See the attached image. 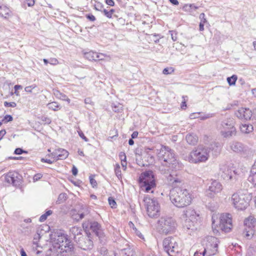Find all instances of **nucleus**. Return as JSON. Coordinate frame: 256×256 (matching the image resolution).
I'll list each match as a JSON object with an SVG mask.
<instances>
[{
  "instance_id": "f257e3e1",
  "label": "nucleus",
  "mask_w": 256,
  "mask_h": 256,
  "mask_svg": "<svg viewBox=\"0 0 256 256\" xmlns=\"http://www.w3.org/2000/svg\"><path fill=\"white\" fill-rule=\"evenodd\" d=\"M158 159L162 161L160 170L165 175L168 184L176 186L182 182L180 170L182 168V164L177 160L174 151L166 146H162L158 152Z\"/></svg>"
},
{
  "instance_id": "f03ea898",
  "label": "nucleus",
  "mask_w": 256,
  "mask_h": 256,
  "mask_svg": "<svg viewBox=\"0 0 256 256\" xmlns=\"http://www.w3.org/2000/svg\"><path fill=\"white\" fill-rule=\"evenodd\" d=\"M210 150H214V155H216L220 153V147L218 143L212 144L210 148L203 146H198L192 150L188 156H186V160L194 164L205 162L209 158Z\"/></svg>"
},
{
  "instance_id": "7ed1b4c3",
  "label": "nucleus",
  "mask_w": 256,
  "mask_h": 256,
  "mask_svg": "<svg viewBox=\"0 0 256 256\" xmlns=\"http://www.w3.org/2000/svg\"><path fill=\"white\" fill-rule=\"evenodd\" d=\"M170 198L172 202L178 208L190 205L192 200L188 190L180 187H175L170 190Z\"/></svg>"
},
{
  "instance_id": "20e7f679",
  "label": "nucleus",
  "mask_w": 256,
  "mask_h": 256,
  "mask_svg": "<svg viewBox=\"0 0 256 256\" xmlns=\"http://www.w3.org/2000/svg\"><path fill=\"white\" fill-rule=\"evenodd\" d=\"M252 198V194L244 190L234 193L230 198V202L238 210H244L248 206Z\"/></svg>"
},
{
  "instance_id": "39448f33",
  "label": "nucleus",
  "mask_w": 256,
  "mask_h": 256,
  "mask_svg": "<svg viewBox=\"0 0 256 256\" xmlns=\"http://www.w3.org/2000/svg\"><path fill=\"white\" fill-rule=\"evenodd\" d=\"M55 248H58L57 252L62 256H66V253L71 254L74 249L72 244L68 239L67 235L62 232L58 234L54 238Z\"/></svg>"
},
{
  "instance_id": "423d86ee",
  "label": "nucleus",
  "mask_w": 256,
  "mask_h": 256,
  "mask_svg": "<svg viewBox=\"0 0 256 256\" xmlns=\"http://www.w3.org/2000/svg\"><path fill=\"white\" fill-rule=\"evenodd\" d=\"M214 216L212 217V227L215 230L218 231L217 228L226 232H229L232 228V218L229 214H221L219 222H216L214 220Z\"/></svg>"
},
{
  "instance_id": "0eeeda50",
  "label": "nucleus",
  "mask_w": 256,
  "mask_h": 256,
  "mask_svg": "<svg viewBox=\"0 0 256 256\" xmlns=\"http://www.w3.org/2000/svg\"><path fill=\"white\" fill-rule=\"evenodd\" d=\"M184 218L185 219L184 223V228L192 230H196L200 217L194 209L190 208L184 211Z\"/></svg>"
},
{
  "instance_id": "6e6552de",
  "label": "nucleus",
  "mask_w": 256,
  "mask_h": 256,
  "mask_svg": "<svg viewBox=\"0 0 256 256\" xmlns=\"http://www.w3.org/2000/svg\"><path fill=\"white\" fill-rule=\"evenodd\" d=\"M141 188L146 192L156 186L154 172L152 170L146 171L141 174L139 178Z\"/></svg>"
},
{
  "instance_id": "1a4fd4ad",
  "label": "nucleus",
  "mask_w": 256,
  "mask_h": 256,
  "mask_svg": "<svg viewBox=\"0 0 256 256\" xmlns=\"http://www.w3.org/2000/svg\"><path fill=\"white\" fill-rule=\"evenodd\" d=\"M144 201L149 217L156 218L160 215V204L156 198L146 196Z\"/></svg>"
},
{
  "instance_id": "9d476101",
  "label": "nucleus",
  "mask_w": 256,
  "mask_h": 256,
  "mask_svg": "<svg viewBox=\"0 0 256 256\" xmlns=\"http://www.w3.org/2000/svg\"><path fill=\"white\" fill-rule=\"evenodd\" d=\"M176 222L172 218L162 216L158 222V229L160 233L168 234L174 232L176 228Z\"/></svg>"
},
{
  "instance_id": "9b49d317",
  "label": "nucleus",
  "mask_w": 256,
  "mask_h": 256,
  "mask_svg": "<svg viewBox=\"0 0 256 256\" xmlns=\"http://www.w3.org/2000/svg\"><path fill=\"white\" fill-rule=\"evenodd\" d=\"M178 238L170 236L166 238L163 241L164 251L169 256H175L178 252Z\"/></svg>"
},
{
  "instance_id": "f8f14e48",
  "label": "nucleus",
  "mask_w": 256,
  "mask_h": 256,
  "mask_svg": "<svg viewBox=\"0 0 256 256\" xmlns=\"http://www.w3.org/2000/svg\"><path fill=\"white\" fill-rule=\"evenodd\" d=\"M234 121L232 118H228L222 122L220 134L224 138H230L236 133V129L234 126Z\"/></svg>"
},
{
  "instance_id": "ddd939ff",
  "label": "nucleus",
  "mask_w": 256,
  "mask_h": 256,
  "mask_svg": "<svg viewBox=\"0 0 256 256\" xmlns=\"http://www.w3.org/2000/svg\"><path fill=\"white\" fill-rule=\"evenodd\" d=\"M219 243L218 238L214 236L206 237L204 248L208 256H214L218 252Z\"/></svg>"
},
{
  "instance_id": "4468645a",
  "label": "nucleus",
  "mask_w": 256,
  "mask_h": 256,
  "mask_svg": "<svg viewBox=\"0 0 256 256\" xmlns=\"http://www.w3.org/2000/svg\"><path fill=\"white\" fill-rule=\"evenodd\" d=\"M76 242L79 247L84 250H90L93 247V242L90 233L86 232V236L85 237L78 238Z\"/></svg>"
},
{
  "instance_id": "2eb2a0df",
  "label": "nucleus",
  "mask_w": 256,
  "mask_h": 256,
  "mask_svg": "<svg viewBox=\"0 0 256 256\" xmlns=\"http://www.w3.org/2000/svg\"><path fill=\"white\" fill-rule=\"evenodd\" d=\"M222 184L218 181L213 180L208 187V190L206 191V194L210 198H213L214 196L222 191Z\"/></svg>"
},
{
  "instance_id": "dca6fc26",
  "label": "nucleus",
  "mask_w": 256,
  "mask_h": 256,
  "mask_svg": "<svg viewBox=\"0 0 256 256\" xmlns=\"http://www.w3.org/2000/svg\"><path fill=\"white\" fill-rule=\"evenodd\" d=\"M231 150L236 152L240 153L244 156H247L250 152H251L250 150L239 142H232L230 144Z\"/></svg>"
},
{
  "instance_id": "f3484780",
  "label": "nucleus",
  "mask_w": 256,
  "mask_h": 256,
  "mask_svg": "<svg viewBox=\"0 0 256 256\" xmlns=\"http://www.w3.org/2000/svg\"><path fill=\"white\" fill-rule=\"evenodd\" d=\"M218 174L226 180H230L232 178V170L226 164H222L220 165Z\"/></svg>"
},
{
  "instance_id": "a211bd4d",
  "label": "nucleus",
  "mask_w": 256,
  "mask_h": 256,
  "mask_svg": "<svg viewBox=\"0 0 256 256\" xmlns=\"http://www.w3.org/2000/svg\"><path fill=\"white\" fill-rule=\"evenodd\" d=\"M84 57L89 60H104L105 58L108 59L110 58L108 56L102 53H98L94 51H90L88 52H84Z\"/></svg>"
},
{
  "instance_id": "6ab92c4d",
  "label": "nucleus",
  "mask_w": 256,
  "mask_h": 256,
  "mask_svg": "<svg viewBox=\"0 0 256 256\" xmlns=\"http://www.w3.org/2000/svg\"><path fill=\"white\" fill-rule=\"evenodd\" d=\"M4 180L8 184L16 186L18 184V174L16 172H9L4 175Z\"/></svg>"
},
{
  "instance_id": "aec40b11",
  "label": "nucleus",
  "mask_w": 256,
  "mask_h": 256,
  "mask_svg": "<svg viewBox=\"0 0 256 256\" xmlns=\"http://www.w3.org/2000/svg\"><path fill=\"white\" fill-rule=\"evenodd\" d=\"M90 229L98 236L99 238H102L104 236V232L100 224L97 222H91L90 224Z\"/></svg>"
},
{
  "instance_id": "412c9836",
  "label": "nucleus",
  "mask_w": 256,
  "mask_h": 256,
  "mask_svg": "<svg viewBox=\"0 0 256 256\" xmlns=\"http://www.w3.org/2000/svg\"><path fill=\"white\" fill-rule=\"evenodd\" d=\"M51 156L53 158H56V160H64L68 156V152L67 150L62 148L55 150L52 154Z\"/></svg>"
},
{
  "instance_id": "4be33fe9",
  "label": "nucleus",
  "mask_w": 256,
  "mask_h": 256,
  "mask_svg": "<svg viewBox=\"0 0 256 256\" xmlns=\"http://www.w3.org/2000/svg\"><path fill=\"white\" fill-rule=\"evenodd\" d=\"M236 115L240 118L247 120L251 118L252 112L249 108H241L237 111Z\"/></svg>"
},
{
  "instance_id": "5701e85b",
  "label": "nucleus",
  "mask_w": 256,
  "mask_h": 256,
  "mask_svg": "<svg viewBox=\"0 0 256 256\" xmlns=\"http://www.w3.org/2000/svg\"><path fill=\"white\" fill-rule=\"evenodd\" d=\"M90 212L88 208L86 206L83 208L80 211H79L78 213H75V211H74L72 214V218L78 222L83 218H84V216L88 215L89 214Z\"/></svg>"
},
{
  "instance_id": "b1692460",
  "label": "nucleus",
  "mask_w": 256,
  "mask_h": 256,
  "mask_svg": "<svg viewBox=\"0 0 256 256\" xmlns=\"http://www.w3.org/2000/svg\"><path fill=\"white\" fill-rule=\"evenodd\" d=\"M82 230L78 226H74L70 229V232L74 240L76 242L78 238H80L82 235Z\"/></svg>"
},
{
  "instance_id": "393cba45",
  "label": "nucleus",
  "mask_w": 256,
  "mask_h": 256,
  "mask_svg": "<svg viewBox=\"0 0 256 256\" xmlns=\"http://www.w3.org/2000/svg\"><path fill=\"white\" fill-rule=\"evenodd\" d=\"M11 12L10 8L4 5L0 6V16L5 18L10 16Z\"/></svg>"
},
{
  "instance_id": "a878e982",
  "label": "nucleus",
  "mask_w": 256,
  "mask_h": 256,
  "mask_svg": "<svg viewBox=\"0 0 256 256\" xmlns=\"http://www.w3.org/2000/svg\"><path fill=\"white\" fill-rule=\"evenodd\" d=\"M248 180L251 182L253 185L256 186V164H255L250 170V175L248 176Z\"/></svg>"
},
{
  "instance_id": "bb28decb",
  "label": "nucleus",
  "mask_w": 256,
  "mask_h": 256,
  "mask_svg": "<svg viewBox=\"0 0 256 256\" xmlns=\"http://www.w3.org/2000/svg\"><path fill=\"white\" fill-rule=\"evenodd\" d=\"M240 131L244 134H249L254 130L252 124L246 123L242 124L240 126Z\"/></svg>"
},
{
  "instance_id": "cd10ccee",
  "label": "nucleus",
  "mask_w": 256,
  "mask_h": 256,
  "mask_svg": "<svg viewBox=\"0 0 256 256\" xmlns=\"http://www.w3.org/2000/svg\"><path fill=\"white\" fill-rule=\"evenodd\" d=\"M186 140L188 144L195 145L198 142V138L194 134H188L186 135Z\"/></svg>"
},
{
  "instance_id": "c85d7f7f",
  "label": "nucleus",
  "mask_w": 256,
  "mask_h": 256,
  "mask_svg": "<svg viewBox=\"0 0 256 256\" xmlns=\"http://www.w3.org/2000/svg\"><path fill=\"white\" fill-rule=\"evenodd\" d=\"M198 8V7L196 6L194 4H186L184 5L182 8L184 11L194 14Z\"/></svg>"
},
{
  "instance_id": "c756f323",
  "label": "nucleus",
  "mask_w": 256,
  "mask_h": 256,
  "mask_svg": "<svg viewBox=\"0 0 256 256\" xmlns=\"http://www.w3.org/2000/svg\"><path fill=\"white\" fill-rule=\"evenodd\" d=\"M255 221L256 219L253 216H250L244 220V224L246 227L252 228Z\"/></svg>"
},
{
  "instance_id": "7c9ffc66",
  "label": "nucleus",
  "mask_w": 256,
  "mask_h": 256,
  "mask_svg": "<svg viewBox=\"0 0 256 256\" xmlns=\"http://www.w3.org/2000/svg\"><path fill=\"white\" fill-rule=\"evenodd\" d=\"M47 107L48 109L54 111H58L60 110L62 106L56 102H52L47 104Z\"/></svg>"
},
{
  "instance_id": "2f4dec72",
  "label": "nucleus",
  "mask_w": 256,
  "mask_h": 256,
  "mask_svg": "<svg viewBox=\"0 0 256 256\" xmlns=\"http://www.w3.org/2000/svg\"><path fill=\"white\" fill-rule=\"evenodd\" d=\"M246 228L243 232V235L248 239H250L254 235V230L252 228Z\"/></svg>"
},
{
  "instance_id": "473e14b6",
  "label": "nucleus",
  "mask_w": 256,
  "mask_h": 256,
  "mask_svg": "<svg viewBox=\"0 0 256 256\" xmlns=\"http://www.w3.org/2000/svg\"><path fill=\"white\" fill-rule=\"evenodd\" d=\"M120 254L122 256H132L133 252L130 248H126L120 250Z\"/></svg>"
},
{
  "instance_id": "72a5a7b5",
  "label": "nucleus",
  "mask_w": 256,
  "mask_h": 256,
  "mask_svg": "<svg viewBox=\"0 0 256 256\" xmlns=\"http://www.w3.org/2000/svg\"><path fill=\"white\" fill-rule=\"evenodd\" d=\"M114 11V9H110L109 10L104 9L102 12L107 18H112Z\"/></svg>"
},
{
  "instance_id": "f704fd0d",
  "label": "nucleus",
  "mask_w": 256,
  "mask_h": 256,
  "mask_svg": "<svg viewBox=\"0 0 256 256\" xmlns=\"http://www.w3.org/2000/svg\"><path fill=\"white\" fill-rule=\"evenodd\" d=\"M237 78H238L236 75H232L231 77H228L227 78V82L229 85H234L237 80Z\"/></svg>"
},
{
  "instance_id": "c9c22d12",
  "label": "nucleus",
  "mask_w": 256,
  "mask_h": 256,
  "mask_svg": "<svg viewBox=\"0 0 256 256\" xmlns=\"http://www.w3.org/2000/svg\"><path fill=\"white\" fill-rule=\"evenodd\" d=\"M54 93L55 96L57 98L60 99L62 100H64V98H66V96L65 94L60 92L58 90H56L54 92Z\"/></svg>"
},
{
  "instance_id": "e433bc0d",
  "label": "nucleus",
  "mask_w": 256,
  "mask_h": 256,
  "mask_svg": "<svg viewBox=\"0 0 256 256\" xmlns=\"http://www.w3.org/2000/svg\"><path fill=\"white\" fill-rule=\"evenodd\" d=\"M194 256H208L207 252L205 251V248H204L202 250H196L194 254Z\"/></svg>"
},
{
  "instance_id": "4c0bfd02",
  "label": "nucleus",
  "mask_w": 256,
  "mask_h": 256,
  "mask_svg": "<svg viewBox=\"0 0 256 256\" xmlns=\"http://www.w3.org/2000/svg\"><path fill=\"white\" fill-rule=\"evenodd\" d=\"M52 214V211L48 210L46 212L45 214L42 215L40 218V221L41 222H44L46 218L48 216H50Z\"/></svg>"
},
{
  "instance_id": "58836bf2",
  "label": "nucleus",
  "mask_w": 256,
  "mask_h": 256,
  "mask_svg": "<svg viewBox=\"0 0 256 256\" xmlns=\"http://www.w3.org/2000/svg\"><path fill=\"white\" fill-rule=\"evenodd\" d=\"M114 172L116 176L118 178V179H120V178H122V173L119 164L116 165L114 168Z\"/></svg>"
},
{
  "instance_id": "ea45409f",
  "label": "nucleus",
  "mask_w": 256,
  "mask_h": 256,
  "mask_svg": "<svg viewBox=\"0 0 256 256\" xmlns=\"http://www.w3.org/2000/svg\"><path fill=\"white\" fill-rule=\"evenodd\" d=\"M112 108L113 111L114 112H118L122 110V106L120 104H118V105L113 104Z\"/></svg>"
},
{
  "instance_id": "a19ab883",
  "label": "nucleus",
  "mask_w": 256,
  "mask_h": 256,
  "mask_svg": "<svg viewBox=\"0 0 256 256\" xmlns=\"http://www.w3.org/2000/svg\"><path fill=\"white\" fill-rule=\"evenodd\" d=\"M66 198V194L62 193L60 194L58 198V202L61 203L65 200Z\"/></svg>"
},
{
  "instance_id": "79ce46f5",
  "label": "nucleus",
  "mask_w": 256,
  "mask_h": 256,
  "mask_svg": "<svg viewBox=\"0 0 256 256\" xmlns=\"http://www.w3.org/2000/svg\"><path fill=\"white\" fill-rule=\"evenodd\" d=\"M169 32L170 33L171 35L172 39L173 41H176L178 39L177 37V32L174 30H170Z\"/></svg>"
},
{
  "instance_id": "37998d69",
  "label": "nucleus",
  "mask_w": 256,
  "mask_h": 256,
  "mask_svg": "<svg viewBox=\"0 0 256 256\" xmlns=\"http://www.w3.org/2000/svg\"><path fill=\"white\" fill-rule=\"evenodd\" d=\"M4 106L6 107H12V108H15L16 106V104L15 102H4Z\"/></svg>"
},
{
  "instance_id": "c03bdc74",
  "label": "nucleus",
  "mask_w": 256,
  "mask_h": 256,
  "mask_svg": "<svg viewBox=\"0 0 256 256\" xmlns=\"http://www.w3.org/2000/svg\"><path fill=\"white\" fill-rule=\"evenodd\" d=\"M174 70L172 68H166L164 69L162 73L164 74H172V72H174Z\"/></svg>"
},
{
  "instance_id": "a18cd8bd",
  "label": "nucleus",
  "mask_w": 256,
  "mask_h": 256,
  "mask_svg": "<svg viewBox=\"0 0 256 256\" xmlns=\"http://www.w3.org/2000/svg\"><path fill=\"white\" fill-rule=\"evenodd\" d=\"M36 88V86L35 84H33L30 86H26L24 90L27 92L32 93V90Z\"/></svg>"
},
{
  "instance_id": "49530a36",
  "label": "nucleus",
  "mask_w": 256,
  "mask_h": 256,
  "mask_svg": "<svg viewBox=\"0 0 256 256\" xmlns=\"http://www.w3.org/2000/svg\"><path fill=\"white\" fill-rule=\"evenodd\" d=\"M12 120V117L10 115H6L2 120V122L6 123Z\"/></svg>"
},
{
  "instance_id": "de8ad7c7",
  "label": "nucleus",
  "mask_w": 256,
  "mask_h": 256,
  "mask_svg": "<svg viewBox=\"0 0 256 256\" xmlns=\"http://www.w3.org/2000/svg\"><path fill=\"white\" fill-rule=\"evenodd\" d=\"M89 178H90V183L91 185L92 186L93 188L96 186L97 185V182H96V180H94V176L92 175L90 176L89 177Z\"/></svg>"
},
{
  "instance_id": "09e8293b",
  "label": "nucleus",
  "mask_w": 256,
  "mask_h": 256,
  "mask_svg": "<svg viewBox=\"0 0 256 256\" xmlns=\"http://www.w3.org/2000/svg\"><path fill=\"white\" fill-rule=\"evenodd\" d=\"M108 202L112 208H115L116 205V201L112 198H108Z\"/></svg>"
},
{
  "instance_id": "8fccbe9b",
  "label": "nucleus",
  "mask_w": 256,
  "mask_h": 256,
  "mask_svg": "<svg viewBox=\"0 0 256 256\" xmlns=\"http://www.w3.org/2000/svg\"><path fill=\"white\" fill-rule=\"evenodd\" d=\"M14 153L16 154H21L22 153H26V154H27L28 152L26 151H25V150H23L22 149L20 148H16L15 150Z\"/></svg>"
},
{
  "instance_id": "3c124183",
  "label": "nucleus",
  "mask_w": 256,
  "mask_h": 256,
  "mask_svg": "<svg viewBox=\"0 0 256 256\" xmlns=\"http://www.w3.org/2000/svg\"><path fill=\"white\" fill-rule=\"evenodd\" d=\"M58 62L57 59L56 58H50L49 60V64L52 65H56L58 64Z\"/></svg>"
},
{
  "instance_id": "603ef678",
  "label": "nucleus",
  "mask_w": 256,
  "mask_h": 256,
  "mask_svg": "<svg viewBox=\"0 0 256 256\" xmlns=\"http://www.w3.org/2000/svg\"><path fill=\"white\" fill-rule=\"evenodd\" d=\"M78 135L79 136L82 138L83 139L85 142H88V138L85 136L84 135V133L82 132V131H78Z\"/></svg>"
},
{
  "instance_id": "864d4df0",
  "label": "nucleus",
  "mask_w": 256,
  "mask_h": 256,
  "mask_svg": "<svg viewBox=\"0 0 256 256\" xmlns=\"http://www.w3.org/2000/svg\"><path fill=\"white\" fill-rule=\"evenodd\" d=\"M55 160H56V158H54L53 160H49V159L42 158L41 159V161L42 162H46V163L51 164L53 163L54 161H56Z\"/></svg>"
},
{
  "instance_id": "5fc2aeb1",
  "label": "nucleus",
  "mask_w": 256,
  "mask_h": 256,
  "mask_svg": "<svg viewBox=\"0 0 256 256\" xmlns=\"http://www.w3.org/2000/svg\"><path fill=\"white\" fill-rule=\"evenodd\" d=\"M200 114V112L198 113H192L190 115V119H194L196 118H198Z\"/></svg>"
},
{
  "instance_id": "6e6d98bb",
  "label": "nucleus",
  "mask_w": 256,
  "mask_h": 256,
  "mask_svg": "<svg viewBox=\"0 0 256 256\" xmlns=\"http://www.w3.org/2000/svg\"><path fill=\"white\" fill-rule=\"evenodd\" d=\"M200 22H203L204 23L206 22V20L205 18V14L204 13H202L200 15Z\"/></svg>"
},
{
  "instance_id": "4d7b16f0",
  "label": "nucleus",
  "mask_w": 256,
  "mask_h": 256,
  "mask_svg": "<svg viewBox=\"0 0 256 256\" xmlns=\"http://www.w3.org/2000/svg\"><path fill=\"white\" fill-rule=\"evenodd\" d=\"M26 3L28 6H32L34 4V0H26Z\"/></svg>"
},
{
  "instance_id": "13d9d810",
  "label": "nucleus",
  "mask_w": 256,
  "mask_h": 256,
  "mask_svg": "<svg viewBox=\"0 0 256 256\" xmlns=\"http://www.w3.org/2000/svg\"><path fill=\"white\" fill-rule=\"evenodd\" d=\"M212 116V114H205V115H204L203 116H199V118H200V120H204L208 118H210Z\"/></svg>"
},
{
  "instance_id": "bf43d9fd",
  "label": "nucleus",
  "mask_w": 256,
  "mask_h": 256,
  "mask_svg": "<svg viewBox=\"0 0 256 256\" xmlns=\"http://www.w3.org/2000/svg\"><path fill=\"white\" fill-rule=\"evenodd\" d=\"M42 177L41 174H38L34 176L33 180L34 182L37 181Z\"/></svg>"
},
{
  "instance_id": "052dcab7",
  "label": "nucleus",
  "mask_w": 256,
  "mask_h": 256,
  "mask_svg": "<svg viewBox=\"0 0 256 256\" xmlns=\"http://www.w3.org/2000/svg\"><path fill=\"white\" fill-rule=\"evenodd\" d=\"M119 156L120 159L121 160V161L126 160V156L124 152H120L119 154Z\"/></svg>"
},
{
  "instance_id": "680f3d73",
  "label": "nucleus",
  "mask_w": 256,
  "mask_h": 256,
  "mask_svg": "<svg viewBox=\"0 0 256 256\" xmlns=\"http://www.w3.org/2000/svg\"><path fill=\"white\" fill-rule=\"evenodd\" d=\"M86 18L92 21V22H94L96 20L95 16L92 14H89L86 15Z\"/></svg>"
},
{
  "instance_id": "e2e57ef3",
  "label": "nucleus",
  "mask_w": 256,
  "mask_h": 256,
  "mask_svg": "<svg viewBox=\"0 0 256 256\" xmlns=\"http://www.w3.org/2000/svg\"><path fill=\"white\" fill-rule=\"evenodd\" d=\"M106 3L110 6H114V2L113 0H106Z\"/></svg>"
},
{
  "instance_id": "0e129e2a",
  "label": "nucleus",
  "mask_w": 256,
  "mask_h": 256,
  "mask_svg": "<svg viewBox=\"0 0 256 256\" xmlns=\"http://www.w3.org/2000/svg\"><path fill=\"white\" fill-rule=\"evenodd\" d=\"M78 169L75 166H73L72 168V173L73 175L76 176L78 174Z\"/></svg>"
},
{
  "instance_id": "69168bd1",
  "label": "nucleus",
  "mask_w": 256,
  "mask_h": 256,
  "mask_svg": "<svg viewBox=\"0 0 256 256\" xmlns=\"http://www.w3.org/2000/svg\"><path fill=\"white\" fill-rule=\"evenodd\" d=\"M6 134V131L5 130H2L0 131V140Z\"/></svg>"
},
{
  "instance_id": "338daca9",
  "label": "nucleus",
  "mask_w": 256,
  "mask_h": 256,
  "mask_svg": "<svg viewBox=\"0 0 256 256\" xmlns=\"http://www.w3.org/2000/svg\"><path fill=\"white\" fill-rule=\"evenodd\" d=\"M88 225H89L88 222H84L82 224V227L84 229L86 230V229H88Z\"/></svg>"
},
{
  "instance_id": "774afa93",
  "label": "nucleus",
  "mask_w": 256,
  "mask_h": 256,
  "mask_svg": "<svg viewBox=\"0 0 256 256\" xmlns=\"http://www.w3.org/2000/svg\"><path fill=\"white\" fill-rule=\"evenodd\" d=\"M91 99L89 98L84 99V103L86 104H91L92 103Z\"/></svg>"
}]
</instances>
